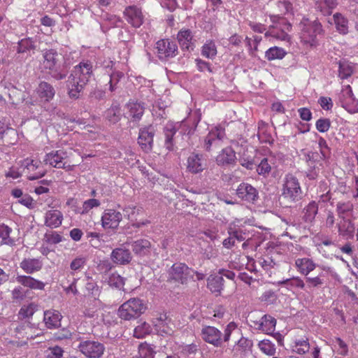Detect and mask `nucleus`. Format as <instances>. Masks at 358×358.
I'll return each instance as SVG.
<instances>
[{"instance_id": "obj_23", "label": "nucleus", "mask_w": 358, "mask_h": 358, "mask_svg": "<svg viewBox=\"0 0 358 358\" xmlns=\"http://www.w3.org/2000/svg\"><path fill=\"white\" fill-rule=\"evenodd\" d=\"M38 96L46 102H50L55 95L54 87L49 83L41 81L36 89Z\"/></svg>"}, {"instance_id": "obj_13", "label": "nucleus", "mask_w": 358, "mask_h": 358, "mask_svg": "<svg viewBox=\"0 0 358 358\" xmlns=\"http://www.w3.org/2000/svg\"><path fill=\"white\" fill-rule=\"evenodd\" d=\"M236 195L245 201L255 203L259 199V192L256 188L248 183H241L237 189Z\"/></svg>"}, {"instance_id": "obj_27", "label": "nucleus", "mask_w": 358, "mask_h": 358, "mask_svg": "<svg viewBox=\"0 0 358 358\" xmlns=\"http://www.w3.org/2000/svg\"><path fill=\"white\" fill-rule=\"evenodd\" d=\"M277 321L270 315H264L261 318V323L259 324V327H256L257 330H261L266 334H273L275 331Z\"/></svg>"}, {"instance_id": "obj_22", "label": "nucleus", "mask_w": 358, "mask_h": 358, "mask_svg": "<svg viewBox=\"0 0 358 358\" xmlns=\"http://www.w3.org/2000/svg\"><path fill=\"white\" fill-rule=\"evenodd\" d=\"M62 318L61 313L56 310H48L44 312L43 321L48 329H56L60 327Z\"/></svg>"}, {"instance_id": "obj_11", "label": "nucleus", "mask_w": 358, "mask_h": 358, "mask_svg": "<svg viewBox=\"0 0 358 358\" xmlns=\"http://www.w3.org/2000/svg\"><path fill=\"white\" fill-rule=\"evenodd\" d=\"M66 158V153L62 150L52 151L46 154L44 161L53 167L64 169L69 171L73 169V166L68 164L64 160Z\"/></svg>"}, {"instance_id": "obj_10", "label": "nucleus", "mask_w": 358, "mask_h": 358, "mask_svg": "<svg viewBox=\"0 0 358 358\" xmlns=\"http://www.w3.org/2000/svg\"><path fill=\"white\" fill-rule=\"evenodd\" d=\"M154 329L162 336H171L174 332V324L166 314H161L153 321Z\"/></svg>"}, {"instance_id": "obj_6", "label": "nucleus", "mask_w": 358, "mask_h": 358, "mask_svg": "<svg viewBox=\"0 0 358 358\" xmlns=\"http://www.w3.org/2000/svg\"><path fill=\"white\" fill-rule=\"evenodd\" d=\"M157 57L161 61H167L178 54V45L169 38L161 39L156 43Z\"/></svg>"}, {"instance_id": "obj_12", "label": "nucleus", "mask_w": 358, "mask_h": 358, "mask_svg": "<svg viewBox=\"0 0 358 358\" xmlns=\"http://www.w3.org/2000/svg\"><path fill=\"white\" fill-rule=\"evenodd\" d=\"M207 167L206 159L202 154L192 152L187 158V170L191 173L202 172Z\"/></svg>"}, {"instance_id": "obj_35", "label": "nucleus", "mask_w": 358, "mask_h": 358, "mask_svg": "<svg viewBox=\"0 0 358 358\" xmlns=\"http://www.w3.org/2000/svg\"><path fill=\"white\" fill-rule=\"evenodd\" d=\"M17 141V131L9 127L6 128L3 134L0 137V141L5 145H14Z\"/></svg>"}, {"instance_id": "obj_60", "label": "nucleus", "mask_w": 358, "mask_h": 358, "mask_svg": "<svg viewBox=\"0 0 358 358\" xmlns=\"http://www.w3.org/2000/svg\"><path fill=\"white\" fill-rule=\"evenodd\" d=\"M227 232L229 236H230L234 241L236 239L241 242L245 239L243 231L238 229H236L235 227H229Z\"/></svg>"}, {"instance_id": "obj_33", "label": "nucleus", "mask_w": 358, "mask_h": 358, "mask_svg": "<svg viewBox=\"0 0 358 358\" xmlns=\"http://www.w3.org/2000/svg\"><path fill=\"white\" fill-rule=\"evenodd\" d=\"M38 310V305L34 302L24 304L19 310L18 318L20 320L31 318Z\"/></svg>"}, {"instance_id": "obj_9", "label": "nucleus", "mask_w": 358, "mask_h": 358, "mask_svg": "<svg viewBox=\"0 0 358 358\" xmlns=\"http://www.w3.org/2000/svg\"><path fill=\"white\" fill-rule=\"evenodd\" d=\"M222 332L213 326H203L201 331L202 339L214 347H220L222 344Z\"/></svg>"}, {"instance_id": "obj_15", "label": "nucleus", "mask_w": 358, "mask_h": 358, "mask_svg": "<svg viewBox=\"0 0 358 358\" xmlns=\"http://www.w3.org/2000/svg\"><path fill=\"white\" fill-rule=\"evenodd\" d=\"M110 259L113 263L119 265H128L133 259L131 251L124 247L116 248L110 254Z\"/></svg>"}, {"instance_id": "obj_49", "label": "nucleus", "mask_w": 358, "mask_h": 358, "mask_svg": "<svg viewBox=\"0 0 358 358\" xmlns=\"http://www.w3.org/2000/svg\"><path fill=\"white\" fill-rule=\"evenodd\" d=\"M280 285H286L287 287H297L303 289L305 287V283L299 277H293L292 278L286 279L278 282Z\"/></svg>"}, {"instance_id": "obj_20", "label": "nucleus", "mask_w": 358, "mask_h": 358, "mask_svg": "<svg viewBox=\"0 0 358 358\" xmlns=\"http://www.w3.org/2000/svg\"><path fill=\"white\" fill-rule=\"evenodd\" d=\"M225 136L224 129L222 127H215L206 136L204 141V148L210 152V148L213 144L219 143Z\"/></svg>"}, {"instance_id": "obj_26", "label": "nucleus", "mask_w": 358, "mask_h": 358, "mask_svg": "<svg viewBox=\"0 0 358 358\" xmlns=\"http://www.w3.org/2000/svg\"><path fill=\"white\" fill-rule=\"evenodd\" d=\"M121 107L117 101L113 102L110 107L104 113L105 119L112 124L118 122L121 119Z\"/></svg>"}, {"instance_id": "obj_61", "label": "nucleus", "mask_w": 358, "mask_h": 358, "mask_svg": "<svg viewBox=\"0 0 358 358\" xmlns=\"http://www.w3.org/2000/svg\"><path fill=\"white\" fill-rule=\"evenodd\" d=\"M256 169L259 175H264L268 173L271 171V166L268 163L267 158L262 159L261 162L258 166L256 165Z\"/></svg>"}, {"instance_id": "obj_28", "label": "nucleus", "mask_w": 358, "mask_h": 358, "mask_svg": "<svg viewBox=\"0 0 358 358\" xmlns=\"http://www.w3.org/2000/svg\"><path fill=\"white\" fill-rule=\"evenodd\" d=\"M295 266L299 272L307 276L311 271H313L316 264L314 262L308 258H299L296 259Z\"/></svg>"}, {"instance_id": "obj_38", "label": "nucleus", "mask_w": 358, "mask_h": 358, "mask_svg": "<svg viewBox=\"0 0 358 358\" xmlns=\"http://www.w3.org/2000/svg\"><path fill=\"white\" fill-rule=\"evenodd\" d=\"M151 326L146 322H141L134 331V336L137 338H143L152 332Z\"/></svg>"}, {"instance_id": "obj_16", "label": "nucleus", "mask_w": 358, "mask_h": 358, "mask_svg": "<svg viewBox=\"0 0 358 358\" xmlns=\"http://www.w3.org/2000/svg\"><path fill=\"white\" fill-rule=\"evenodd\" d=\"M125 244L131 245L133 252L138 257H143L150 253L151 243L148 239L140 238L136 241H127Z\"/></svg>"}, {"instance_id": "obj_53", "label": "nucleus", "mask_w": 358, "mask_h": 358, "mask_svg": "<svg viewBox=\"0 0 358 358\" xmlns=\"http://www.w3.org/2000/svg\"><path fill=\"white\" fill-rule=\"evenodd\" d=\"M315 127L319 132H327L331 127V121L329 118L321 117L317 120Z\"/></svg>"}, {"instance_id": "obj_50", "label": "nucleus", "mask_w": 358, "mask_h": 358, "mask_svg": "<svg viewBox=\"0 0 358 358\" xmlns=\"http://www.w3.org/2000/svg\"><path fill=\"white\" fill-rule=\"evenodd\" d=\"M124 77V73L121 71H113L110 75V80H109V90L110 92H114L116 89L117 83L120 82L122 78Z\"/></svg>"}, {"instance_id": "obj_18", "label": "nucleus", "mask_w": 358, "mask_h": 358, "mask_svg": "<svg viewBox=\"0 0 358 358\" xmlns=\"http://www.w3.org/2000/svg\"><path fill=\"white\" fill-rule=\"evenodd\" d=\"M122 214L113 209H108L101 217L102 226L104 228L116 229L122 220Z\"/></svg>"}, {"instance_id": "obj_29", "label": "nucleus", "mask_w": 358, "mask_h": 358, "mask_svg": "<svg viewBox=\"0 0 358 358\" xmlns=\"http://www.w3.org/2000/svg\"><path fill=\"white\" fill-rule=\"evenodd\" d=\"M63 219L62 213L57 210H48L45 214V225L51 227L56 228L62 224Z\"/></svg>"}, {"instance_id": "obj_52", "label": "nucleus", "mask_w": 358, "mask_h": 358, "mask_svg": "<svg viewBox=\"0 0 358 358\" xmlns=\"http://www.w3.org/2000/svg\"><path fill=\"white\" fill-rule=\"evenodd\" d=\"M296 350L294 351L299 355H304L309 351L310 344L307 340H296L295 341Z\"/></svg>"}, {"instance_id": "obj_47", "label": "nucleus", "mask_w": 358, "mask_h": 358, "mask_svg": "<svg viewBox=\"0 0 358 358\" xmlns=\"http://www.w3.org/2000/svg\"><path fill=\"white\" fill-rule=\"evenodd\" d=\"M87 84L80 83L78 80L76 84H73L70 87H68V94L70 98L77 99L80 97V92L83 90L85 86Z\"/></svg>"}, {"instance_id": "obj_7", "label": "nucleus", "mask_w": 358, "mask_h": 358, "mask_svg": "<svg viewBox=\"0 0 358 358\" xmlns=\"http://www.w3.org/2000/svg\"><path fill=\"white\" fill-rule=\"evenodd\" d=\"M191 268L185 263H175L168 271V280L169 282H178L181 285L186 284L187 276L189 274Z\"/></svg>"}, {"instance_id": "obj_32", "label": "nucleus", "mask_w": 358, "mask_h": 358, "mask_svg": "<svg viewBox=\"0 0 358 358\" xmlns=\"http://www.w3.org/2000/svg\"><path fill=\"white\" fill-rule=\"evenodd\" d=\"M336 31L342 35H346L348 31V20L341 13H336L333 15Z\"/></svg>"}, {"instance_id": "obj_1", "label": "nucleus", "mask_w": 358, "mask_h": 358, "mask_svg": "<svg viewBox=\"0 0 358 358\" xmlns=\"http://www.w3.org/2000/svg\"><path fill=\"white\" fill-rule=\"evenodd\" d=\"M43 65L48 73L56 80L65 79L69 73V64L55 49L44 50Z\"/></svg>"}, {"instance_id": "obj_56", "label": "nucleus", "mask_w": 358, "mask_h": 358, "mask_svg": "<svg viewBox=\"0 0 358 358\" xmlns=\"http://www.w3.org/2000/svg\"><path fill=\"white\" fill-rule=\"evenodd\" d=\"M322 275H319L316 277H306V282L307 283V286L309 288L312 287H319L324 284L323 279L321 278Z\"/></svg>"}, {"instance_id": "obj_58", "label": "nucleus", "mask_w": 358, "mask_h": 358, "mask_svg": "<svg viewBox=\"0 0 358 358\" xmlns=\"http://www.w3.org/2000/svg\"><path fill=\"white\" fill-rule=\"evenodd\" d=\"M44 240L50 244H57L62 241V236L55 231H52L45 234Z\"/></svg>"}, {"instance_id": "obj_62", "label": "nucleus", "mask_w": 358, "mask_h": 358, "mask_svg": "<svg viewBox=\"0 0 358 358\" xmlns=\"http://www.w3.org/2000/svg\"><path fill=\"white\" fill-rule=\"evenodd\" d=\"M341 97L342 100H347L349 102L354 103L355 101V98L354 97L352 88L350 85L345 86V89L342 90L339 99Z\"/></svg>"}, {"instance_id": "obj_51", "label": "nucleus", "mask_w": 358, "mask_h": 358, "mask_svg": "<svg viewBox=\"0 0 358 358\" xmlns=\"http://www.w3.org/2000/svg\"><path fill=\"white\" fill-rule=\"evenodd\" d=\"M338 67V76L341 79H346L352 74V68L349 64L339 62Z\"/></svg>"}, {"instance_id": "obj_42", "label": "nucleus", "mask_w": 358, "mask_h": 358, "mask_svg": "<svg viewBox=\"0 0 358 358\" xmlns=\"http://www.w3.org/2000/svg\"><path fill=\"white\" fill-rule=\"evenodd\" d=\"M155 352L150 345L145 343L138 346V355L134 358H154Z\"/></svg>"}, {"instance_id": "obj_24", "label": "nucleus", "mask_w": 358, "mask_h": 358, "mask_svg": "<svg viewBox=\"0 0 358 358\" xmlns=\"http://www.w3.org/2000/svg\"><path fill=\"white\" fill-rule=\"evenodd\" d=\"M16 281L24 287L31 289L43 290L45 283L42 281L36 280L30 275H17Z\"/></svg>"}, {"instance_id": "obj_30", "label": "nucleus", "mask_w": 358, "mask_h": 358, "mask_svg": "<svg viewBox=\"0 0 358 358\" xmlns=\"http://www.w3.org/2000/svg\"><path fill=\"white\" fill-rule=\"evenodd\" d=\"M20 267L28 274L38 271L42 268V263L38 259L25 258L20 262Z\"/></svg>"}, {"instance_id": "obj_63", "label": "nucleus", "mask_w": 358, "mask_h": 358, "mask_svg": "<svg viewBox=\"0 0 358 358\" xmlns=\"http://www.w3.org/2000/svg\"><path fill=\"white\" fill-rule=\"evenodd\" d=\"M10 99L13 101V103L17 104L20 102H23L26 97L24 92H18L15 89L13 91H11V93L9 94Z\"/></svg>"}, {"instance_id": "obj_40", "label": "nucleus", "mask_w": 358, "mask_h": 358, "mask_svg": "<svg viewBox=\"0 0 358 358\" xmlns=\"http://www.w3.org/2000/svg\"><path fill=\"white\" fill-rule=\"evenodd\" d=\"M106 96L105 90L95 87L90 92L87 99L90 103L94 105L98 102L104 100Z\"/></svg>"}, {"instance_id": "obj_39", "label": "nucleus", "mask_w": 358, "mask_h": 358, "mask_svg": "<svg viewBox=\"0 0 358 358\" xmlns=\"http://www.w3.org/2000/svg\"><path fill=\"white\" fill-rule=\"evenodd\" d=\"M177 38L182 48L188 50L192 39V31L189 29L180 30L178 34Z\"/></svg>"}, {"instance_id": "obj_31", "label": "nucleus", "mask_w": 358, "mask_h": 358, "mask_svg": "<svg viewBox=\"0 0 358 358\" xmlns=\"http://www.w3.org/2000/svg\"><path fill=\"white\" fill-rule=\"evenodd\" d=\"M317 213L318 203L315 201H312L304 207L302 219L306 223H313Z\"/></svg>"}, {"instance_id": "obj_54", "label": "nucleus", "mask_w": 358, "mask_h": 358, "mask_svg": "<svg viewBox=\"0 0 358 358\" xmlns=\"http://www.w3.org/2000/svg\"><path fill=\"white\" fill-rule=\"evenodd\" d=\"M101 204L100 201L96 199H90L84 201L83 204V210L79 213L82 215L87 213L94 207H98Z\"/></svg>"}, {"instance_id": "obj_43", "label": "nucleus", "mask_w": 358, "mask_h": 358, "mask_svg": "<svg viewBox=\"0 0 358 358\" xmlns=\"http://www.w3.org/2000/svg\"><path fill=\"white\" fill-rule=\"evenodd\" d=\"M36 46L34 41L31 38H26L17 43V51L18 53H24L31 50H34Z\"/></svg>"}, {"instance_id": "obj_34", "label": "nucleus", "mask_w": 358, "mask_h": 358, "mask_svg": "<svg viewBox=\"0 0 358 358\" xmlns=\"http://www.w3.org/2000/svg\"><path fill=\"white\" fill-rule=\"evenodd\" d=\"M342 220L338 224L339 234L343 236L352 237L355 229L354 223L349 218Z\"/></svg>"}, {"instance_id": "obj_4", "label": "nucleus", "mask_w": 358, "mask_h": 358, "mask_svg": "<svg viewBox=\"0 0 358 358\" xmlns=\"http://www.w3.org/2000/svg\"><path fill=\"white\" fill-rule=\"evenodd\" d=\"M78 348L87 358H101L104 353V345L94 340H80Z\"/></svg>"}, {"instance_id": "obj_57", "label": "nucleus", "mask_w": 358, "mask_h": 358, "mask_svg": "<svg viewBox=\"0 0 358 358\" xmlns=\"http://www.w3.org/2000/svg\"><path fill=\"white\" fill-rule=\"evenodd\" d=\"M318 145L320 148V155L322 156V159H327L329 157L330 150L326 140L322 137H320Z\"/></svg>"}, {"instance_id": "obj_8", "label": "nucleus", "mask_w": 358, "mask_h": 358, "mask_svg": "<svg viewBox=\"0 0 358 358\" xmlns=\"http://www.w3.org/2000/svg\"><path fill=\"white\" fill-rule=\"evenodd\" d=\"M306 22L302 28L303 38L311 46L316 45L317 35L323 32L322 24L317 20L310 21L308 19L304 20Z\"/></svg>"}, {"instance_id": "obj_3", "label": "nucleus", "mask_w": 358, "mask_h": 358, "mask_svg": "<svg viewBox=\"0 0 358 358\" xmlns=\"http://www.w3.org/2000/svg\"><path fill=\"white\" fill-rule=\"evenodd\" d=\"M301 194L302 192L298 179L292 174L286 175L282 188V198L294 203L301 199Z\"/></svg>"}, {"instance_id": "obj_17", "label": "nucleus", "mask_w": 358, "mask_h": 358, "mask_svg": "<svg viewBox=\"0 0 358 358\" xmlns=\"http://www.w3.org/2000/svg\"><path fill=\"white\" fill-rule=\"evenodd\" d=\"M129 117L132 122H138L144 114L145 103L143 101L130 100L127 103Z\"/></svg>"}, {"instance_id": "obj_37", "label": "nucleus", "mask_w": 358, "mask_h": 358, "mask_svg": "<svg viewBox=\"0 0 358 358\" xmlns=\"http://www.w3.org/2000/svg\"><path fill=\"white\" fill-rule=\"evenodd\" d=\"M353 210V205L350 202H338L336 205V212L338 217L342 219L348 218Z\"/></svg>"}, {"instance_id": "obj_46", "label": "nucleus", "mask_w": 358, "mask_h": 358, "mask_svg": "<svg viewBox=\"0 0 358 358\" xmlns=\"http://www.w3.org/2000/svg\"><path fill=\"white\" fill-rule=\"evenodd\" d=\"M87 282L85 284V288L88 291V292L93 296L94 299L99 296L101 293V290L99 287L97 285L96 282H95L92 277H87Z\"/></svg>"}, {"instance_id": "obj_21", "label": "nucleus", "mask_w": 358, "mask_h": 358, "mask_svg": "<svg viewBox=\"0 0 358 358\" xmlns=\"http://www.w3.org/2000/svg\"><path fill=\"white\" fill-rule=\"evenodd\" d=\"M236 161V152L231 147L222 149V152L216 157L217 164L221 166L234 164Z\"/></svg>"}, {"instance_id": "obj_19", "label": "nucleus", "mask_w": 358, "mask_h": 358, "mask_svg": "<svg viewBox=\"0 0 358 358\" xmlns=\"http://www.w3.org/2000/svg\"><path fill=\"white\" fill-rule=\"evenodd\" d=\"M75 73L79 74L80 83L87 84L93 76V66L91 62H81L75 66Z\"/></svg>"}, {"instance_id": "obj_14", "label": "nucleus", "mask_w": 358, "mask_h": 358, "mask_svg": "<svg viewBox=\"0 0 358 358\" xmlns=\"http://www.w3.org/2000/svg\"><path fill=\"white\" fill-rule=\"evenodd\" d=\"M124 15L127 22L135 28L140 27L143 23L144 16L141 9L136 6H127L124 11Z\"/></svg>"}, {"instance_id": "obj_25", "label": "nucleus", "mask_w": 358, "mask_h": 358, "mask_svg": "<svg viewBox=\"0 0 358 358\" xmlns=\"http://www.w3.org/2000/svg\"><path fill=\"white\" fill-rule=\"evenodd\" d=\"M224 280L222 275H210L207 278V287L210 292L220 296L224 289Z\"/></svg>"}, {"instance_id": "obj_48", "label": "nucleus", "mask_w": 358, "mask_h": 358, "mask_svg": "<svg viewBox=\"0 0 358 358\" xmlns=\"http://www.w3.org/2000/svg\"><path fill=\"white\" fill-rule=\"evenodd\" d=\"M108 285L120 290L124 285V278L117 273H112L108 278Z\"/></svg>"}, {"instance_id": "obj_44", "label": "nucleus", "mask_w": 358, "mask_h": 358, "mask_svg": "<svg viewBox=\"0 0 358 358\" xmlns=\"http://www.w3.org/2000/svg\"><path fill=\"white\" fill-rule=\"evenodd\" d=\"M259 349L266 355L273 356L275 354V345L268 339H264L259 342Z\"/></svg>"}, {"instance_id": "obj_41", "label": "nucleus", "mask_w": 358, "mask_h": 358, "mask_svg": "<svg viewBox=\"0 0 358 358\" xmlns=\"http://www.w3.org/2000/svg\"><path fill=\"white\" fill-rule=\"evenodd\" d=\"M177 130L175 127L173 126H169L166 127L164 129V134H165V146L167 150L171 151L174 149V144H173V136L176 134Z\"/></svg>"}, {"instance_id": "obj_55", "label": "nucleus", "mask_w": 358, "mask_h": 358, "mask_svg": "<svg viewBox=\"0 0 358 358\" xmlns=\"http://www.w3.org/2000/svg\"><path fill=\"white\" fill-rule=\"evenodd\" d=\"M308 169L306 172V176L309 180H315L319 176L320 169L315 164H308Z\"/></svg>"}, {"instance_id": "obj_5", "label": "nucleus", "mask_w": 358, "mask_h": 358, "mask_svg": "<svg viewBox=\"0 0 358 358\" xmlns=\"http://www.w3.org/2000/svg\"><path fill=\"white\" fill-rule=\"evenodd\" d=\"M155 133L156 129L152 124L143 126L139 129L138 144L144 152L149 153L152 150Z\"/></svg>"}, {"instance_id": "obj_36", "label": "nucleus", "mask_w": 358, "mask_h": 358, "mask_svg": "<svg viewBox=\"0 0 358 358\" xmlns=\"http://www.w3.org/2000/svg\"><path fill=\"white\" fill-rule=\"evenodd\" d=\"M287 55L286 51L277 46H273L268 49L265 52V57L268 61L274 59H282Z\"/></svg>"}, {"instance_id": "obj_2", "label": "nucleus", "mask_w": 358, "mask_h": 358, "mask_svg": "<svg viewBox=\"0 0 358 358\" xmlns=\"http://www.w3.org/2000/svg\"><path fill=\"white\" fill-rule=\"evenodd\" d=\"M147 309L143 300L131 298L122 303L117 310L118 316L124 320H131L139 317Z\"/></svg>"}, {"instance_id": "obj_45", "label": "nucleus", "mask_w": 358, "mask_h": 358, "mask_svg": "<svg viewBox=\"0 0 358 358\" xmlns=\"http://www.w3.org/2000/svg\"><path fill=\"white\" fill-rule=\"evenodd\" d=\"M201 54L207 58H214L217 55V48L215 43L213 41L206 43L202 47Z\"/></svg>"}, {"instance_id": "obj_64", "label": "nucleus", "mask_w": 358, "mask_h": 358, "mask_svg": "<svg viewBox=\"0 0 358 358\" xmlns=\"http://www.w3.org/2000/svg\"><path fill=\"white\" fill-rule=\"evenodd\" d=\"M87 262V259L85 257H78L74 259L71 264L70 268L73 271H77L81 268H83Z\"/></svg>"}, {"instance_id": "obj_59", "label": "nucleus", "mask_w": 358, "mask_h": 358, "mask_svg": "<svg viewBox=\"0 0 358 358\" xmlns=\"http://www.w3.org/2000/svg\"><path fill=\"white\" fill-rule=\"evenodd\" d=\"M262 301L273 304L277 300V295L273 290H268L263 293L260 297Z\"/></svg>"}]
</instances>
